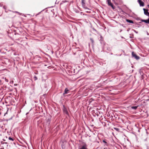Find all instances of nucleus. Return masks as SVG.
<instances>
[{
  "label": "nucleus",
  "instance_id": "f3484780",
  "mask_svg": "<svg viewBox=\"0 0 149 149\" xmlns=\"http://www.w3.org/2000/svg\"><path fill=\"white\" fill-rule=\"evenodd\" d=\"M114 129L117 131H118L119 130V129L118 128L114 127Z\"/></svg>",
  "mask_w": 149,
  "mask_h": 149
},
{
  "label": "nucleus",
  "instance_id": "9d476101",
  "mask_svg": "<svg viewBox=\"0 0 149 149\" xmlns=\"http://www.w3.org/2000/svg\"><path fill=\"white\" fill-rule=\"evenodd\" d=\"M138 107L139 106H132L131 107V108L133 109L136 110Z\"/></svg>",
  "mask_w": 149,
  "mask_h": 149
},
{
  "label": "nucleus",
  "instance_id": "6ab92c4d",
  "mask_svg": "<svg viewBox=\"0 0 149 149\" xmlns=\"http://www.w3.org/2000/svg\"><path fill=\"white\" fill-rule=\"evenodd\" d=\"M15 13H18V14L19 15H21V13H19V12H17V11H15Z\"/></svg>",
  "mask_w": 149,
  "mask_h": 149
},
{
  "label": "nucleus",
  "instance_id": "20e7f679",
  "mask_svg": "<svg viewBox=\"0 0 149 149\" xmlns=\"http://www.w3.org/2000/svg\"><path fill=\"white\" fill-rule=\"evenodd\" d=\"M86 0H81V5L82 7L85 8L87 9V8L85 7V2Z\"/></svg>",
  "mask_w": 149,
  "mask_h": 149
},
{
  "label": "nucleus",
  "instance_id": "0eeeda50",
  "mask_svg": "<svg viewBox=\"0 0 149 149\" xmlns=\"http://www.w3.org/2000/svg\"><path fill=\"white\" fill-rule=\"evenodd\" d=\"M79 149H87V146L85 144L82 146Z\"/></svg>",
  "mask_w": 149,
  "mask_h": 149
},
{
  "label": "nucleus",
  "instance_id": "1a4fd4ad",
  "mask_svg": "<svg viewBox=\"0 0 149 149\" xmlns=\"http://www.w3.org/2000/svg\"><path fill=\"white\" fill-rule=\"evenodd\" d=\"M69 91V90L67 88H65V89L64 92L63 93V95L65 94H66L68 93V92Z\"/></svg>",
  "mask_w": 149,
  "mask_h": 149
},
{
  "label": "nucleus",
  "instance_id": "f03ea898",
  "mask_svg": "<svg viewBox=\"0 0 149 149\" xmlns=\"http://www.w3.org/2000/svg\"><path fill=\"white\" fill-rule=\"evenodd\" d=\"M107 2L108 5L109 6H110L113 9L115 8V6H114L113 4L111 3L110 0H107Z\"/></svg>",
  "mask_w": 149,
  "mask_h": 149
},
{
  "label": "nucleus",
  "instance_id": "7ed1b4c3",
  "mask_svg": "<svg viewBox=\"0 0 149 149\" xmlns=\"http://www.w3.org/2000/svg\"><path fill=\"white\" fill-rule=\"evenodd\" d=\"M132 56L134 58L137 60L139 59L140 58V57L137 56L134 52H132Z\"/></svg>",
  "mask_w": 149,
  "mask_h": 149
},
{
  "label": "nucleus",
  "instance_id": "9b49d317",
  "mask_svg": "<svg viewBox=\"0 0 149 149\" xmlns=\"http://www.w3.org/2000/svg\"><path fill=\"white\" fill-rule=\"evenodd\" d=\"M126 21L127 22L131 23H134L132 21L128 19H126Z\"/></svg>",
  "mask_w": 149,
  "mask_h": 149
},
{
  "label": "nucleus",
  "instance_id": "dca6fc26",
  "mask_svg": "<svg viewBox=\"0 0 149 149\" xmlns=\"http://www.w3.org/2000/svg\"><path fill=\"white\" fill-rule=\"evenodd\" d=\"M90 40L91 41V42L93 44H94V41L93 39L92 38H90Z\"/></svg>",
  "mask_w": 149,
  "mask_h": 149
},
{
  "label": "nucleus",
  "instance_id": "6e6552de",
  "mask_svg": "<svg viewBox=\"0 0 149 149\" xmlns=\"http://www.w3.org/2000/svg\"><path fill=\"white\" fill-rule=\"evenodd\" d=\"M141 21L142 22H145V23H146L147 24H149V18L148 19H146V20L142 19L141 20Z\"/></svg>",
  "mask_w": 149,
  "mask_h": 149
},
{
  "label": "nucleus",
  "instance_id": "a211bd4d",
  "mask_svg": "<svg viewBox=\"0 0 149 149\" xmlns=\"http://www.w3.org/2000/svg\"><path fill=\"white\" fill-rule=\"evenodd\" d=\"M34 79L35 80H36L38 79L37 77L36 76L34 77Z\"/></svg>",
  "mask_w": 149,
  "mask_h": 149
},
{
  "label": "nucleus",
  "instance_id": "f8f14e48",
  "mask_svg": "<svg viewBox=\"0 0 149 149\" xmlns=\"http://www.w3.org/2000/svg\"><path fill=\"white\" fill-rule=\"evenodd\" d=\"M8 139L10 141H13L14 140H15V139L13 138H12L10 137H9L8 138Z\"/></svg>",
  "mask_w": 149,
  "mask_h": 149
},
{
  "label": "nucleus",
  "instance_id": "4be33fe9",
  "mask_svg": "<svg viewBox=\"0 0 149 149\" xmlns=\"http://www.w3.org/2000/svg\"><path fill=\"white\" fill-rule=\"evenodd\" d=\"M103 149H107V148H104Z\"/></svg>",
  "mask_w": 149,
  "mask_h": 149
},
{
  "label": "nucleus",
  "instance_id": "aec40b11",
  "mask_svg": "<svg viewBox=\"0 0 149 149\" xmlns=\"http://www.w3.org/2000/svg\"><path fill=\"white\" fill-rule=\"evenodd\" d=\"M5 80L7 82H8V79H7L6 78H5Z\"/></svg>",
  "mask_w": 149,
  "mask_h": 149
},
{
  "label": "nucleus",
  "instance_id": "ddd939ff",
  "mask_svg": "<svg viewBox=\"0 0 149 149\" xmlns=\"http://www.w3.org/2000/svg\"><path fill=\"white\" fill-rule=\"evenodd\" d=\"M50 120L49 119H48L47 120L46 123L47 124L49 125L50 123Z\"/></svg>",
  "mask_w": 149,
  "mask_h": 149
},
{
  "label": "nucleus",
  "instance_id": "f257e3e1",
  "mask_svg": "<svg viewBox=\"0 0 149 149\" xmlns=\"http://www.w3.org/2000/svg\"><path fill=\"white\" fill-rule=\"evenodd\" d=\"M8 146V144L6 142L2 143L0 145L1 147H3L5 149H7Z\"/></svg>",
  "mask_w": 149,
  "mask_h": 149
},
{
  "label": "nucleus",
  "instance_id": "423d86ee",
  "mask_svg": "<svg viewBox=\"0 0 149 149\" xmlns=\"http://www.w3.org/2000/svg\"><path fill=\"white\" fill-rule=\"evenodd\" d=\"M138 1L140 6H144V3L141 0H138Z\"/></svg>",
  "mask_w": 149,
  "mask_h": 149
},
{
  "label": "nucleus",
  "instance_id": "5701e85b",
  "mask_svg": "<svg viewBox=\"0 0 149 149\" xmlns=\"http://www.w3.org/2000/svg\"><path fill=\"white\" fill-rule=\"evenodd\" d=\"M95 31H96L95 29H94Z\"/></svg>",
  "mask_w": 149,
  "mask_h": 149
},
{
  "label": "nucleus",
  "instance_id": "39448f33",
  "mask_svg": "<svg viewBox=\"0 0 149 149\" xmlns=\"http://www.w3.org/2000/svg\"><path fill=\"white\" fill-rule=\"evenodd\" d=\"M63 109L64 112L67 115H68V113L67 109L64 105H63Z\"/></svg>",
  "mask_w": 149,
  "mask_h": 149
},
{
  "label": "nucleus",
  "instance_id": "4468645a",
  "mask_svg": "<svg viewBox=\"0 0 149 149\" xmlns=\"http://www.w3.org/2000/svg\"><path fill=\"white\" fill-rule=\"evenodd\" d=\"M102 141L107 146L108 145V143L105 141V139L103 140Z\"/></svg>",
  "mask_w": 149,
  "mask_h": 149
},
{
  "label": "nucleus",
  "instance_id": "2eb2a0df",
  "mask_svg": "<svg viewBox=\"0 0 149 149\" xmlns=\"http://www.w3.org/2000/svg\"><path fill=\"white\" fill-rule=\"evenodd\" d=\"M100 39L99 40V41H100V42L101 43L102 41H103V39L101 35L100 36Z\"/></svg>",
  "mask_w": 149,
  "mask_h": 149
},
{
  "label": "nucleus",
  "instance_id": "412c9836",
  "mask_svg": "<svg viewBox=\"0 0 149 149\" xmlns=\"http://www.w3.org/2000/svg\"><path fill=\"white\" fill-rule=\"evenodd\" d=\"M147 6L149 8V5H147Z\"/></svg>",
  "mask_w": 149,
  "mask_h": 149
}]
</instances>
